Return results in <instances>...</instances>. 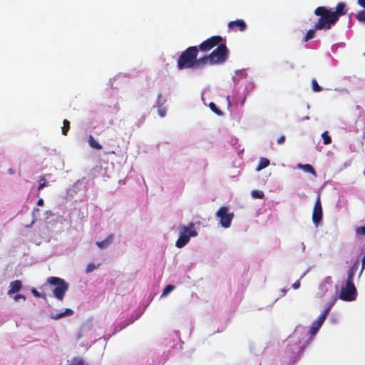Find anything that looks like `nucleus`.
Instances as JSON below:
<instances>
[{"instance_id":"f257e3e1","label":"nucleus","mask_w":365,"mask_h":365,"mask_svg":"<svg viewBox=\"0 0 365 365\" xmlns=\"http://www.w3.org/2000/svg\"><path fill=\"white\" fill-rule=\"evenodd\" d=\"M314 14L319 16L318 21L314 24L316 30H329L337 22L332 11L325 6L316 8Z\"/></svg>"},{"instance_id":"f03ea898","label":"nucleus","mask_w":365,"mask_h":365,"mask_svg":"<svg viewBox=\"0 0 365 365\" xmlns=\"http://www.w3.org/2000/svg\"><path fill=\"white\" fill-rule=\"evenodd\" d=\"M198 53L197 46L187 48L178 58V68L180 70L194 68Z\"/></svg>"},{"instance_id":"7ed1b4c3","label":"nucleus","mask_w":365,"mask_h":365,"mask_svg":"<svg viewBox=\"0 0 365 365\" xmlns=\"http://www.w3.org/2000/svg\"><path fill=\"white\" fill-rule=\"evenodd\" d=\"M179 237L175 242V246L178 248H182L190 241V237L197 236V232L195 230V224L190 222L188 225H180L178 227Z\"/></svg>"},{"instance_id":"20e7f679","label":"nucleus","mask_w":365,"mask_h":365,"mask_svg":"<svg viewBox=\"0 0 365 365\" xmlns=\"http://www.w3.org/2000/svg\"><path fill=\"white\" fill-rule=\"evenodd\" d=\"M47 282L55 288L52 290L54 297L59 301H63L66 292L68 290L69 284L63 279L57 277H50Z\"/></svg>"},{"instance_id":"39448f33","label":"nucleus","mask_w":365,"mask_h":365,"mask_svg":"<svg viewBox=\"0 0 365 365\" xmlns=\"http://www.w3.org/2000/svg\"><path fill=\"white\" fill-rule=\"evenodd\" d=\"M229 50L225 43L220 44L210 54V64L220 65L224 63L228 58Z\"/></svg>"},{"instance_id":"423d86ee","label":"nucleus","mask_w":365,"mask_h":365,"mask_svg":"<svg viewBox=\"0 0 365 365\" xmlns=\"http://www.w3.org/2000/svg\"><path fill=\"white\" fill-rule=\"evenodd\" d=\"M223 38L220 36H213L205 41H202L199 45V51L202 52H208L216 46H219L222 43Z\"/></svg>"},{"instance_id":"0eeeda50","label":"nucleus","mask_w":365,"mask_h":365,"mask_svg":"<svg viewBox=\"0 0 365 365\" xmlns=\"http://www.w3.org/2000/svg\"><path fill=\"white\" fill-rule=\"evenodd\" d=\"M217 216L220 219V225L225 228H228L234 217V214L228 212V208L225 206L220 207L217 212Z\"/></svg>"},{"instance_id":"6e6552de","label":"nucleus","mask_w":365,"mask_h":365,"mask_svg":"<svg viewBox=\"0 0 365 365\" xmlns=\"http://www.w3.org/2000/svg\"><path fill=\"white\" fill-rule=\"evenodd\" d=\"M356 289L354 282H346L345 287L340 292V299L344 301H352L356 298Z\"/></svg>"},{"instance_id":"1a4fd4ad","label":"nucleus","mask_w":365,"mask_h":365,"mask_svg":"<svg viewBox=\"0 0 365 365\" xmlns=\"http://www.w3.org/2000/svg\"><path fill=\"white\" fill-rule=\"evenodd\" d=\"M322 219V207L320 200V196L318 195L312 212L313 222L317 225Z\"/></svg>"},{"instance_id":"9d476101","label":"nucleus","mask_w":365,"mask_h":365,"mask_svg":"<svg viewBox=\"0 0 365 365\" xmlns=\"http://www.w3.org/2000/svg\"><path fill=\"white\" fill-rule=\"evenodd\" d=\"M228 27L231 29H233L235 31H237L236 28L238 29L240 31H245L247 29V24L242 19H238L236 21H230L228 24Z\"/></svg>"},{"instance_id":"9b49d317","label":"nucleus","mask_w":365,"mask_h":365,"mask_svg":"<svg viewBox=\"0 0 365 365\" xmlns=\"http://www.w3.org/2000/svg\"><path fill=\"white\" fill-rule=\"evenodd\" d=\"M346 6V5L344 2H339L336 5L335 11H332L337 21H339L340 16L346 14L347 9Z\"/></svg>"},{"instance_id":"f8f14e48","label":"nucleus","mask_w":365,"mask_h":365,"mask_svg":"<svg viewBox=\"0 0 365 365\" xmlns=\"http://www.w3.org/2000/svg\"><path fill=\"white\" fill-rule=\"evenodd\" d=\"M359 267V262L356 260L348 272L346 282H354V277Z\"/></svg>"},{"instance_id":"ddd939ff","label":"nucleus","mask_w":365,"mask_h":365,"mask_svg":"<svg viewBox=\"0 0 365 365\" xmlns=\"http://www.w3.org/2000/svg\"><path fill=\"white\" fill-rule=\"evenodd\" d=\"M207 63L210 64V58L209 54L205 55L202 57L200 58H196V62L194 68L195 69H200L203 68L205 65Z\"/></svg>"},{"instance_id":"4468645a","label":"nucleus","mask_w":365,"mask_h":365,"mask_svg":"<svg viewBox=\"0 0 365 365\" xmlns=\"http://www.w3.org/2000/svg\"><path fill=\"white\" fill-rule=\"evenodd\" d=\"M22 287V283L20 280H15L10 283L9 289L8 291V294L11 295L19 292Z\"/></svg>"},{"instance_id":"2eb2a0df","label":"nucleus","mask_w":365,"mask_h":365,"mask_svg":"<svg viewBox=\"0 0 365 365\" xmlns=\"http://www.w3.org/2000/svg\"><path fill=\"white\" fill-rule=\"evenodd\" d=\"M113 240V235H109L104 240H102L101 242H97L96 245L101 248H105L107 246L110 245Z\"/></svg>"},{"instance_id":"dca6fc26","label":"nucleus","mask_w":365,"mask_h":365,"mask_svg":"<svg viewBox=\"0 0 365 365\" xmlns=\"http://www.w3.org/2000/svg\"><path fill=\"white\" fill-rule=\"evenodd\" d=\"M73 314V311L71 309L67 308L65 309L63 312H61L56 314H53L51 316V318L52 319H58L60 318H62L65 316H71Z\"/></svg>"},{"instance_id":"f3484780","label":"nucleus","mask_w":365,"mask_h":365,"mask_svg":"<svg viewBox=\"0 0 365 365\" xmlns=\"http://www.w3.org/2000/svg\"><path fill=\"white\" fill-rule=\"evenodd\" d=\"M298 167L300 168L301 169H302L305 172L312 173L315 176L317 175L315 170L314 169L313 166L311 165L310 164H305V165L299 164Z\"/></svg>"},{"instance_id":"a211bd4d","label":"nucleus","mask_w":365,"mask_h":365,"mask_svg":"<svg viewBox=\"0 0 365 365\" xmlns=\"http://www.w3.org/2000/svg\"><path fill=\"white\" fill-rule=\"evenodd\" d=\"M88 144L91 148L96 150H101L102 148V146L100 145V143H98L91 135H90L88 137Z\"/></svg>"},{"instance_id":"6ab92c4d","label":"nucleus","mask_w":365,"mask_h":365,"mask_svg":"<svg viewBox=\"0 0 365 365\" xmlns=\"http://www.w3.org/2000/svg\"><path fill=\"white\" fill-rule=\"evenodd\" d=\"M269 165V160L265 158H261L259 160V163L256 168L257 171H259Z\"/></svg>"},{"instance_id":"aec40b11","label":"nucleus","mask_w":365,"mask_h":365,"mask_svg":"<svg viewBox=\"0 0 365 365\" xmlns=\"http://www.w3.org/2000/svg\"><path fill=\"white\" fill-rule=\"evenodd\" d=\"M359 127L356 126H350L349 127V131L350 132H355L356 133H359L360 131L364 133V123L362 121H360L359 123Z\"/></svg>"},{"instance_id":"412c9836","label":"nucleus","mask_w":365,"mask_h":365,"mask_svg":"<svg viewBox=\"0 0 365 365\" xmlns=\"http://www.w3.org/2000/svg\"><path fill=\"white\" fill-rule=\"evenodd\" d=\"M321 327L322 325L320 324H318L316 321H314L312 324V326L310 327L309 333L312 335L316 334L319 329L321 328Z\"/></svg>"},{"instance_id":"4be33fe9","label":"nucleus","mask_w":365,"mask_h":365,"mask_svg":"<svg viewBox=\"0 0 365 365\" xmlns=\"http://www.w3.org/2000/svg\"><path fill=\"white\" fill-rule=\"evenodd\" d=\"M61 129H62V134L64 135H66L70 129V122L68 120H66V119L63 120V127L61 128Z\"/></svg>"},{"instance_id":"5701e85b","label":"nucleus","mask_w":365,"mask_h":365,"mask_svg":"<svg viewBox=\"0 0 365 365\" xmlns=\"http://www.w3.org/2000/svg\"><path fill=\"white\" fill-rule=\"evenodd\" d=\"M315 29H309V31H307L304 38V41L305 42L308 41L309 40L312 39L314 38V35H315Z\"/></svg>"},{"instance_id":"b1692460","label":"nucleus","mask_w":365,"mask_h":365,"mask_svg":"<svg viewBox=\"0 0 365 365\" xmlns=\"http://www.w3.org/2000/svg\"><path fill=\"white\" fill-rule=\"evenodd\" d=\"M209 107L212 112L218 115H222V112L216 106L215 103L213 102L210 103Z\"/></svg>"},{"instance_id":"393cba45","label":"nucleus","mask_w":365,"mask_h":365,"mask_svg":"<svg viewBox=\"0 0 365 365\" xmlns=\"http://www.w3.org/2000/svg\"><path fill=\"white\" fill-rule=\"evenodd\" d=\"M322 137L323 138V143H324V145H328V144H330L331 143V138L328 135V132L327 131L324 132L322 134Z\"/></svg>"},{"instance_id":"a878e982","label":"nucleus","mask_w":365,"mask_h":365,"mask_svg":"<svg viewBox=\"0 0 365 365\" xmlns=\"http://www.w3.org/2000/svg\"><path fill=\"white\" fill-rule=\"evenodd\" d=\"M336 299L334 297L333 298V299H331V301L330 302L329 304L328 305V307L324 310V312L322 313V314H324V317H327V314H329V311L331 310L332 306L334 304V303L336 302Z\"/></svg>"},{"instance_id":"bb28decb","label":"nucleus","mask_w":365,"mask_h":365,"mask_svg":"<svg viewBox=\"0 0 365 365\" xmlns=\"http://www.w3.org/2000/svg\"><path fill=\"white\" fill-rule=\"evenodd\" d=\"M68 365H85V362L83 359L76 357V358H73L71 360V363Z\"/></svg>"},{"instance_id":"cd10ccee","label":"nucleus","mask_w":365,"mask_h":365,"mask_svg":"<svg viewBox=\"0 0 365 365\" xmlns=\"http://www.w3.org/2000/svg\"><path fill=\"white\" fill-rule=\"evenodd\" d=\"M312 86L314 92H320L322 90V87L318 84L316 79L312 80Z\"/></svg>"},{"instance_id":"c85d7f7f","label":"nucleus","mask_w":365,"mask_h":365,"mask_svg":"<svg viewBox=\"0 0 365 365\" xmlns=\"http://www.w3.org/2000/svg\"><path fill=\"white\" fill-rule=\"evenodd\" d=\"M252 195L253 197L259 199H262L264 197V192L260 190H253L252 192Z\"/></svg>"},{"instance_id":"c756f323","label":"nucleus","mask_w":365,"mask_h":365,"mask_svg":"<svg viewBox=\"0 0 365 365\" xmlns=\"http://www.w3.org/2000/svg\"><path fill=\"white\" fill-rule=\"evenodd\" d=\"M39 185L38 190H41L46 186V180L44 175H42L39 178Z\"/></svg>"},{"instance_id":"7c9ffc66","label":"nucleus","mask_w":365,"mask_h":365,"mask_svg":"<svg viewBox=\"0 0 365 365\" xmlns=\"http://www.w3.org/2000/svg\"><path fill=\"white\" fill-rule=\"evenodd\" d=\"M175 287L171 284L167 285L163 292L162 296H166L168 294H169L170 292H172L174 289Z\"/></svg>"},{"instance_id":"2f4dec72","label":"nucleus","mask_w":365,"mask_h":365,"mask_svg":"<svg viewBox=\"0 0 365 365\" xmlns=\"http://www.w3.org/2000/svg\"><path fill=\"white\" fill-rule=\"evenodd\" d=\"M31 292L36 297H41V298H43V299H46V294H42V293L38 292L34 288L31 289Z\"/></svg>"},{"instance_id":"473e14b6","label":"nucleus","mask_w":365,"mask_h":365,"mask_svg":"<svg viewBox=\"0 0 365 365\" xmlns=\"http://www.w3.org/2000/svg\"><path fill=\"white\" fill-rule=\"evenodd\" d=\"M356 19L360 21L365 22V11L359 12L356 15Z\"/></svg>"},{"instance_id":"72a5a7b5","label":"nucleus","mask_w":365,"mask_h":365,"mask_svg":"<svg viewBox=\"0 0 365 365\" xmlns=\"http://www.w3.org/2000/svg\"><path fill=\"white\" fill-rule=\"evenodd\" d=\"M356 232L358 235H365V225L356 227Z\"/></svg>"},{"instance_id":"f704fd0d","label":"nucleus","mask_w":365,"mask_h":365,"mask_svg":"<svg viewBox=\"0 0 365 365\" xmlns=\"http://www.w3.org/2000/svg\"><path fill=\"white\" fill-rule=\"evenodd\" d=\"M96 268V267L95 266L94 264L93 263H90L87 265V267H86V272L87 273H89V272H93L95 269Z\"/></svg>"},{"instance_id":"c9c22d12","label":"nucleus","mask_w":365,"mask_h":365,"mask_svg":"<svg viewBox=\"0 0 365 365\" xmlns=\"http://www.w3.org/2000/svg\"><path fill=\"white\" fill-rule=\"evenodd\" d=\"M327 317H324V314H320V316L318 317L317 319H316L315 321L318 323V324H320L322 326L324 322V320L326 319Z\"/></svg>"},{"instance_id":"e433bc0d","label":"nucleus","mask_w":365,"mask_h":365,"mask_svg":"<svg viewBox=\"0 0 365 365\" xmlns=\"http://www.w3.org/2000/svg\"><path fill=\"white\" fill-rule=\"evenodd\" d=\"M14 299L16 302L19 301L20 299H22L24 301H25L26 297L21 294H17L14 296Z\"/></svg>"},{"instance_id":"4c0bfd02","label":"nucleus","mask_w":365,"mask_h":365,"mask_svg":"<svg viewBox=\"0 0 365 365\" xmlns=\"http://www.w3.org/2000/svg\"><path fill=\"white\" fill-rule=\"evenodd\" d=\"M357 4L362 8L365 9V0H357Z\"/></svg>"},{"instance_id":"58836bf2","label":"nucleus","mask_w":365,"mask_h":365,"mask_svg":"<svg viewBox=\"0 0 365 365\" xmlns=\"http://www.w3.org/2000/svg\"><path fill=\"white\" fill-rule=\"evenodd\" d=\"M284 141H285V137L284 135L280 136L277 140V143L279 144H282Z\"/></svg>"},{"instance_id":"ea45409f","label":"nucleus","mask_w":365,"mask_h":365,"mask_svg":"<svg viewBox=\"0 0 365 365\" xmlns=\"http://www.w3.org/2000/svg\"><path fill=\"white\" fill-rule=\"evenodd\" d=\"M158 113L161 117H164L165 115V110L164 108H160L158 110Z\"/></svg>"},{"instance_id":"a19ab883","label":"nucleus","mask_w":365,"mask_h":365,"mask_svg":"<svg viewBox=\"0 0 365 365\" xmlns=\"http://www.w3.org/2000/svg\"><path fill=\"white\" fill-rule=\"evenodd\" d=\"M299 286H300V282L299 281H297L292 284V287L294 289H298L299 287Z\"/></svg>"},{"instance_id":"79ce46f5","label":"nucleus","mask_w":365,"mask_h":365,"mask_svg":"<svg viewBox=\"0 0 365 365\" xmlns=\"http://www.w3.org/2000/svg\"><path fill=\"white\" fill-rule=\"evenodd\" d=\"M43 203H44V201H43V198L38 199L37 202H36L38 206H42V205H43Z\"/></svg>"},{"instance_id":"37998d69","label":"nucleus","mask_w":365,"mask_h":365,"mask_svg":"<svg viewBox=\"0 0 365 365\" xmlns=\"http://www.w3.org/2000/svg\"><path fill=\"white\" fill-rule=\"evenodd\" d=\"M83 336V333H82V330H81V331L78 333L77 339H81Z\"/></svg>"},{"instance_id":"c03bdc74","label":"nucleus","mask_w":365,"mask_h":365,"mask_svg":"<svg viewBox=\"0 0 365 365\" xmlns=\"http://www.w3.org/2000/svg\"><path fill=\"white\" fill-rule=\"evenodd\" d=\"M8 172L10 175H13L14 173V170L12 168H9Z\"/></svg>"},{"instance_id":"a18cd8bd","label":"nucleus","mask_w":365,"mask_h":365,"mask_svg":"<svg viewBox=\"0 0 365 365\" xmlns=\"http://www.w3.org/2000/svg\"><path fill=\"white\" fill-rule=\"evenodd\" d=\"M40 211V210L38 208H34L33 210V215H35V212H38Z\"/></svg>"}]
</instances>
